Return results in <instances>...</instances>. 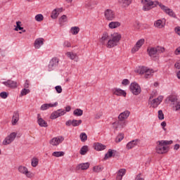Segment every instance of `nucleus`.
I'll use <instances>...</instances> for the list:
<instances>
[{"instance_id":"1","label":"nucleus","mask_w":180,"mask_h":180,"mask_svg":"<svg viewBox=\"0 0 180 180\" xmlns=\"http://www.w3.org/2000/svg\"><path fill=\"white\" fill-rule=\"evenodd\" d=\"M142 4H143L144 5L143 7V11H150L151 6L154 8L155 6H157V5H159L160 8L162 9L165 13H167V15H169V16H171L172 18H175L176 16L175 13H174V11H172V9L164 6V4L158 1L142 0Z\"/></svg>"},{"instance_id":"2","label":"nucleus","mask_w":180,"mask_h":180,"mask_svg":"<svg viewBox=\"0 0 180 180\" xmlns=\"http://www.w3.org/2000/svg\"><path fill=\"white\" fill-rule=\"evenodd\" d=\"M147 51L151 58H157L158 54H161V53H164L165 51V49L161 46L150 47L148 48Z\"/></svg>"},{"instance_id":"3","label":"nucleus","mask_w":180,"mask_h":180,"mask_svg":"<svg viewBox=\"0 0 180 180\" xmlns=\"http://www.w3.org/2000/svg\"><path fill=\"white\" fill-rule=\"evenodd\" d=\"M131 92L134 95H140L141 94V87L136 82H133L130 85Z\"/></svg>"},{"instance_id":"4","label":"nucleus","mask_w":180,"mask_h":180,"mask_svg":"<svg viewBox=\"0 0 180 180\" xmlns=\"http://www.w3.org/2000/svg\"><path fill=\"white\" fill-rule=\"evenodd\" d=\"M104 16L106 20L112 21L116 18V14L112 9H106L104 11Z\"/></svg>"},{"instance_id":"5","label":"nucleus","mask_w":180,"mask_h":180,"mask_svg":"<svg viewBox=\"0 0 180 180\" xmlns=\"http://www.w3.org/2000/svg\"><path fill=\"white\" fill-rule=\"evenodd\" d=\"M126 127V121H123L122 120H119L112 123V127L115 130H122L123 127Z\"/></svg>"},{"instance_id":"6","label":"nucleus","mask_w":180,"mask_h":180,"mask_svg":"<svg viewBox=\"0 0 180 180\" xmlns=\"http://www.w3.org/2000/svg\"><path fill=\"white\" fill-rule=\"evenodd\" d=\"M157 146H156V153L158 154H165V153H167L169 150L168 147L163 146V145L161 143L157 142Z\"/></svg>"},{"instance_id":"7","label":"nucleus","mask_w":180,"mask_h":180,"mask_svg":"<svg viewBox=\"0 0 180 180\" xmlns=\"http://www.w3.org/2000/svg\"><path fill=\"white\" fill-rule=\"evenodd\" d=\"M17 134L15 132H12L8 135L3 141L4 146H8V144H11L15 139H16Z\"/></svg>"},{"instance_id":"8","label":"nucleus","mask_w":180,"mask_h":180,"mask_svg":"<svg viewBox=\"0 0 180 180\" xmlns=\"http://www.w3.org/2000/svg\"><path fill=\"white\" fill-rule=\"evenodd\" d=\"M82 123V120H69L65 122V126L70 127L72 126V127H78Z\"/></svg>"},{"instance_id":"9","label":"nucleus","mask_w":180,"mask_h":180,"mask_svg":"<svg viewBox=\"0 0 180 180\" xmlns=\"http://www.w3.org/2000/svg\"><path fill=\"white\" fill-rule=\"evenodd\" d=\"M63 115H65V110L59 109L51 113L50 119H57V117H60V116H63Z\"/></svg>"},{"instance_id":"10","label":"nucleus","mask_w":180,"mask_h":180,"mask_svg":"<svg viewBox=\"0 0 180 180\" xmlns=\"http://www.w3.org/2000/svg\"><path fill=\"white\" fill-rule=\"evenodd\" d=\"M144 39H139L135 44L134 47L132 48L131 53L134 54V53L139 51V50H140V49L141 48V46L144 44Z\"/></svg>"},{"instance_id":"11","label":"nucleus","mask_w":180,"mask_h":180,"mask_svg":"<svg viewBox=\"0 0 180 180\" xmlns=\"http://www.w3.org/2000/svg\"><path fill=\"white\" fill-rule=\"evenodd\" d=\"M64 141V137L63 136H58V137H54L50 141V144L51 146H58V144H61Z\"/></svg>"},{"instance_id":"12","label":"nucleus","mask_w":180,"mask_h":180,"mask_svg":"<svg viewBox=\"0 0 180 180\" xmlns=\"http://www.w3.org/2000/svg\"><path fill=\"white\" fill-rule=\"evenodd\" d=\"M58 65V58H53L49 64L48 68L49 71H53L54 70V67H57Z\"/></svg>"},{"instance_id":"13","label":"nucleus","mask_w":180,"mask_h":180,"mask_svg":"<svg viewBox=\"0 0 180 180\" xmlns=\"http://www.w3.org/2000/svg\"><path fill=\"white\" fill-rule=\"evenodd\" d=\"M4 85L8 86V88H16L18 86V82L8 79L6 82H3Z\"/></svg>"},{"instance_id":"14","label":"nucleus","mask_w":180,"mask_h":180,"mask_svg":"<svg viewBox=\"0 0 180 180\" xmlns=\"http://www.w3.org/2000/svg\"><path fill=\"white\" fill-rule=\"evenodd\" d=\"M37 123L40 127H47L49 126L47 122L44 121V120L41 118L40 114L37 115Z\"/></svg>"},{"instance_id":"15","label":"nucleus","mask_w":180,"mask_h":180,"mask_svg":"<svg viewBox=\"0 0 180 180\" xmlns=\"http://www.w3.org/2000/svg\"><path fill=\"white\" fill-rule=\"evenodd\" d=\"M139 144H140L139 139L133 140L127 144V150H131V148L136 147V146H138Z\"/></svg>"},{"instance_id":"16","label":"nucleus","mask_w":180,"mask_h":180,"mask_svg":"<svg viewBox=\"0 0 180 180\" xmlns=\"http://www.w3.org/2000/svg\"><path fill=\"white\" fill-rule=\"evenodd\" d=\"M130 116V112L129 110L124 111L121 112L118 116V120H122L126 122V119Z\"/></svg>"},{"instance_id":"17","label":"nucleus","mask_w":180,"mask_h":180,"mask_svg":"<svg viewBox=\"0 0 180 180\" xmlns=\"http://www.w3.org/2000/svg\"><path fill=\"white\" fill-rule=\"evenodd\" d=\"M166 102H171L172 105H175L178 103V98L175 95H170L166 98Z\"/></svg>"},{"instance_id":"18","label":"nucleus","mask_w":180,"mask_h":180,"mask_svg":"<svg viewBox=\"0 0 180 180\" xmlns=\"http://www.w3.org/2000/svg\"><path fill=\"white\" fill-rule=\"evenodd\" d=\"M18 171L20 172V174H23L24 175H26L28 178H30V174L29 172V170H27V167L25 166H20L18 167Z\"/></svg>"},{"instance_id":"19","label":"nucleus","mask_w":180,"mask_h":180,"mask_svg":"<svg viewBox=\"0 0 180 180\" xmlns=\"http://www.w3.org/2000/svg\"><path fill=\"white\" fill-rule=\"evenodd\" d=\"M90 165L91 164H89V162L81 163L77 166L76 169H77V171H79V169L85 171L86 169H88V168H89Z\"/></svg>"},{"instance_id":"20","label":"nucleus","mask_w":180,"mask_h":180,"mask_svg":"<svg viewBox=\"0 0 180 180\" xmlns=\"http://www.w3.org/2000/svg\"><path fill=\"white\" fill-rule=\"evenodd\" d=\"M57 105H58V103L57 102H56L54 104L45 103L41 106L40 110H47V109H49V108H54V106H57Z\"/></svg>"},{"instance_id":"21","label":"nucleus","mask_w":180,"mask_h":180,"mask_svg":"<svg viewBox=\"0 0 180 180\" xmlns=\"http://www.w3.org/2000/svg\"><path fill=\"white\" fill-rule=\"evenodd\" d=\"M112 94L117 95V96H126V91L120 89H112Z\"/></svg>"},{"instance_id":"22","label":"nucleus","mask_w":180,"mask_h":180,"mask_svg":"<svg viewBox=\"0 0 180 180\" xmlns=\"http://www.w3.org/2000/svg\"><path fill=\"white\" fill-rule=\"evenodd\" d=\"M35 49H40L43 44H44V39L43 38H38L34 41Z\"/></svg>"},{"instance_id":"23","label":"nucleus","mask_w":180,"mask_h":180,"mask_svg":"<svg viewBox=\"0 0 180 180\" xmlns=\"http://www.w3.org/2000/svg\"><path fill=\"white\" fill-rule=\"evenodd\" d=\"M19 122V111H15L12 117V124L15 126Z\"/></svg>"},{"instance_id":"24","label":"nucleus","mask_w":180,"mask_h":180,"mask_svg":"<svg viewBox=\"0 0 180 180\" xmlns=\"http://www.w3.org/2000/svg\"><path fill=\"white\" fill-rule=\"evenodd\" d=\"M126 175V169H120L118 172L116 177L117 180H122L123 179V176Z\"/></svg>"},{"instance_id":"25","label":"nucleus","mask_w":180,"mask_h":180,"mask_svg":"<svg viewBox=\"0 0 180 180\" xmlns=\"http://www.w3.org/2000/svg\"><path fill=\"white\" fill-rule=\"evenodd\" d=\"M94 148L97 151H102V150H105L106 148V146L101 143H94Z\"/></svg>"},{"instance_id":"26","label":"nucleus","mask_w":180,"mask_h":180,"mask_svg":"<svg viewBox=\"0 0 180 180\" xmlns=\"http://www.w3.org/2000/svg\"><path fill=\"white\" fill-rule=\"evenodd\" d=\"M112 39L114 40L116 43L119 44V41H120V39H122V35L117 32L111 34Z\"/></svg>"},{"instance_id":"27","label":"nucleus","mask_w":180,"mask_h":180,"mask_svg":"<svg viewBox=\"0 0 180 180\" xmlns=\"http://www.w3.org/2000/svg\"><path fill=\"white\" fill-rule=\"evenodd\" d=\"M120 25L121 24H120V22L112 21V22L109 23L108 27H110V29H116L117 27H120Z\"/></svg>"},{"instance_id":"28","label":"nucleus","mask_w":180,"mask_h":180,"mask_svg":"<svg viewBox=\"0 0 180 180\" xmlns=\"http://www.w3.org/2000/svg\"><path fill=\"white\" fill-rule=\"evenodd\" d=\"M117 44H118V43L116 42V41H114L112 39H110L108 41L107 47H108V49H112V48L117 46Z\"/></svg>"},{"instance_id":"29","label":"nucleus","mask_w":180,"mask_h":180,"mask_svg":"<svg viewBox=\"0 0 180 180\" xmlns=\"http://www.w3.org/2000/svg\"><path fill=\"white\" fill-rule=\"evenodd\" d=\"M132 0H119L120 4H122L123 8H127L131 4Z\"/></svg>"},{"instance_id":"30","label":"nucleus","mask_w":180,"mask_h":180,"mask_svg":"<svg viewBox=\"0 0 180 180\" xmlns=\"http://www.w3.org/2000/svg\"><path fill=\"white\" fill-rule=\"evenodd\" d=\"M153 74H154V70H153V69H146V71L145 72V78H151Z\"/></svg>"},{"instance_id":"31","label":"nucleus","mask_w":180,"mask_h":180,"mask_svg":"<svg viewBox=\"0 0 180 180\" xmlns=\"http://www.w3.org/2000/svg\"><path fill=\"white\" fill-rule=\"evenodd\" d=\"M154 26L158 27V29H162L164 24H162V20H158L155 22Z\"/></svg>"},{"instance_id":"32","label":"nucleus","mask_w":180,"mask_h":180,"mask_svg":"<svg viewBox=\"0 0 180 180\" xmlns=\"http://www.w3.org/2000/svg\"><path fill=\"white\" fill-rule=\"evenodd\" d=\"M147 69L148 68L145 66H140L136 70V72H138V74L143 75V74H146V71H147Z\"/></svg>"},{"instance_id":"33","label":"nucleus","mask_w":180,"mask_h":180,"mask_svg":"<svg viewBox=\"0 0 180 180\" xmlns=\"http://www.w3.org/2000/svg\"><path fill=\"white\" fill-rule=\"evenodd\" d=\"M108 38L109 34H108V32H104L103 34L101 39H100V42L101 43V44H105V41L108 40Z\"/></svg>"},{"instance_id":"34","label":"nucleus","mask_w":180,"mask_h":180,"mask_svg":"<svg viewBox=\"0 0 180 180\" xmlns=\"http://www.w3.org/2000/svg\"><path fill=\"white\" fill-rule=\"evenodd\" d=\"M88 151H89L88 146H84L81 148L79 154H81V155H85V154H86Z\"/></svg>"},{"instance_id":"35","label":"nucleus","mask_w":180,"mask_h":180,"mask_svg":"<svg viewBox=\"0 0 180 180\" xmlns=\"http://www.w3.org/2000/svg\"><path fill=\"white\" fill-rule=\"evenodd\" d=\"M73 115L75 116H82V115H84V110H82L79 108L75 109L73 111Z\"/></svg>"},{"instance_id":"36","label":"nucleus","mask_w":180,"mask_h":180,"mask_svg":"<svg viewBox=\"0 0 180 180\" xmlns=\"http://www.w3.org/2000/svg\"><path fill=\"white\" fill-rule=\"evenodd\" d=\"M113 151L112 149H109L108 152L105 155L104 160H108V158H112L113 157Z\"/></svg>"},{"instance_id":"37","label":"nucleus","mask_w":180,"mask_h":180,"mask_svg":"<svg viewBox=\"0 0 180 180\" xmlns=\"http://www.w3.org/2000/svg\"><path fill=\"white\" fill-rule=\"evenodd\" d=\"M79 137H80L81 141H82L83 143H85V141L88 140V136L85 132L81 133Z\"/></svg>"},{"instance_id":"38","label":"nucleus","mask_w":180,"mask_h":180,"mask_svg":"<svg viewBox=\"0 0 180 180\" xmlns=\"http://www.w3.org/2000/svg\"><path fill=\"white\" fill-rule=\"evenodd\" d=\"M22 22L20 21H18L16 22V27L15 28V30L16 32H18V30H22V32L25 33V32H26V30H23V27H20V24Z\"/></svg>"},{"instance_id":"39","label":"nucleus","mask_w":180,"mask_h":180,"mask_svg":"<svg viewBox=\"0 0 180 180\" xmlns=\"http://www.w3.org/2000/svg\"><path fill=\"white\" fill-rule=\"evenodd\" d=\"M158 143H161L162 144L163 146L165 147V146H169L171 144H172V143H174L173 141H158Z\"/></svg>"},{"instance_id":"40","label":"nucleus","mask_w":180,"mask_h":180,"mask_svg":"<svg viewBox=\"0 0 180 180\" xmlns=\"http://www.w3.org/2000/svg\"><path fill=\"white\" fill-rule=\"evenodd\" d=\"M70 32L72 34H78V33H79V27H72L70 30Z\"/></svg>"},{"instance_id":"41","label":"nucleus","mask_w":180,"mask_h":180,"mask_svg":"<svg viewBox=\"0 0 180 180\" xmlns=\"http://www.w3.org/2000/svg\"><path fill=\"white\" fill-rule=\"evenodd\" d=\"M93 171L94 172H102V171H103V167L101 166H95L93 168Z\"/></svg>"},{"instance_id":"42","label":"nucleus","mask_w":180,"mask_h":180,"mask_svg":"<svg viewBox=\"0 0 180 180\" xmlns=\"http://www.w3.org/2000/svg\"><path fill=\"white\" fill-rule=\"evenodd\" d=\"M51 18H52V19H57V18H58V11H57L56 8H55L52 11V14L51 15Z\"/></svg>"},{"instance_id":"43","label":"nucleus","mask_w":180,"mask_h":180,"mask_svg":"<svg viewBox=\"0 0 180 180\" xmlns=\"http://www.w3.org/2000/svg\"><path fill=\"white\" fill-rule=\"evenodd\" d=\"M64 152H63V151H59V152H53V153H52V155L53 156V157H57V158H58V157H63V155H64Z\"/></svg>"},{"instance_id":"44","label":"nucleus","mask_w":180,"mask_h":180,"mask_svg":"<svg viewBox=\"0 0 180 180\" xmlns=\"http://www.w3.org/2000/svg\"><path fill=\"white\" fill-rule=\"evenodd\" d=\"M124 139V134H120L116 139H115V141L116 143H120V141H122V140H123Z\"/></svg>"},{"instance_id":"45","label":"nucleus","mask_w":180,"mask_h":180,"mask_svg":"<svg viewBox=\"0 0 180 180\" xmlns=\"http://www.w3.org/2000/svg\"><path fill=\"white\" fill-rule=\"evenodd\" d=\"M67 56L69 57L70 60H75L77 58V53H72L71 52L67 53Z\"/></svg>"},{"instance_id":"46","label":"nucleus","mask_w":180,"mask_h":180,"mask_svg":"<svg viewBox=\"0 0 180 180\" xmlns=\"http://www.w3.org/2000/svg\"><path fill=\"white\" fill-rule=\"evenodd\" d=\"M32 167H36L37 165H39V159L34 158L32 160Z\"/></svg>"},{"instance_id":"47","label":"nucleus","mask_w":180,"mask_h":180,"mask_svg":"<svg viewBox=\"0 0 180 180\" xmlns=\"http://www.w3.org/2000/svg\"><path fill=\"white\" fill-rule=\"evenodd\" d=\"M44 19V16H43L41 14H37L35 16V20L37 22H41Z\"/></svg>"},{"instance_id":"48","label":"nucleus","mask_w":180,"mask_h":180,"mask_svg":"<svg viewBox=\"0 0 180 180\" xmlns=\"http://www.w3.org/2000/svg\"><path fill=\"white\" fill-rule=\"evenodd\" d=\"M64 22H67V15H62L61 18H59V23L60 25H63Z\"/></svg>"},{"instance_id":"49","label":"nucleus","mask_w":180,"mask_h":180,"mask_svg":"<svg viewBox=\"0 0 180 180\" xmlns=\"http://www.w3.org/2000/svg\"><path fill=\"white\" fill-rule=\"evenodd\" d=\"M30 90L25 88L21 91L20 95L21 96H25V95H27V94H30Z\"/></svg>"},{"instance_id":"50","label":"nucleus","mask_w":180,"mask_h":180,"mask_svg":"<svg viewBox=\"0 0 180 180\" xmlns=\"http://www.w3.org/2000/svg\"><path fill=\"white\" fill-rule=\"evenodd\" d=\"M9 94L6 93V91H3L0 93V98H2V99H6L8 98Z\"/></svg>"},{"instance_id":"51","label":"nucleus","mask_w":180,"mask_h":180,"mask_svg":"<svg viewBox=\"0 0 180 180\" xmlns=\"http://www.w3.org/2000/svg\"><path fill=\"white\" fill-rule=\"evenodd\" d=\"M158 119L159 120H164V112H162V110L158 111Z\"/></svg>"},{"instance_id":"52","label":"nucleus","mask_w":180,"mask_h":180,"mask_svg":"<svg viewBox=\"0 0 180 180\" xmlns=\"http://www.w3.org/2000/svg\"><path fill=\"white\" fill-rule=\"evenodd\" d=\"M151 105H152L153 108H157L158 106V105H160V102L156 101V99L155 98L152 101Z\"/></svg>"},{"instance_id":"53","label":"nucleus","mask_w":180,"mask_h":180,"mask_svg":"<svg viewBox=\"0 0 180 180\" xmlns=\"http://www.w3.org/2000/svg\"><path fill=\"white\" fill-rule=\"evenodd\" d=\"M55 89L58 94H61V92H63V88H61V86H56Z\"/></svg>"},{"instance_id":"54","label":"nucleus","mask_w":180,"mask_h":180,"mask_svg":"<svg viewBox=\"0 0 180 180\" xmlns=\"http://www.w3.org/2000/svg\"><path fill=\"white\" fill-rule=\"evenodd\" d=\"M173 109H174L176 111L180 110V102L177 101L176 105L173 107Z\"/></svg>"},{"instance_id":"55","label":"nucleus","mask_w":180,"mask_h":180,"mask_svg":"<svg viewBox=\"0 0 180 180\" xmlns=\"http://www.w3.org/2000/svg\"><path fill=\"white\" fill-rule=\"evenodd\" d=\"M122 84L124 86L129 85L130 84V81H129V79H124L122 80Z\"/></svg>"},{"instance_id":"56","label":"nucleus","mask_w":180,"mask_h":180,"mask_svg":"<svg viewBox=\"0 0 180 180\" xmlns=\"http://www.w3.org/2000/svg\"><path fill=\"white\" fill-rule=\"evenodd\" d=\"M156 101L159 102V103H161L162 102V99H164V96H160L157 98H155Z\"/></svg>"},{"instance_id":"57","label":"nucleus","mask_w":180,"mask_h":180,"mask_svg":"<svg viewBox=\"0 0 180 180\" xmlns=\"http://www.w3.org/2000/svg\"><path fill=\"white\" fill-rule=\"evenodd\" d=\"M64 47H71V43L68 41H65L63 44Z\"/></svg>"},{"instance_id":"58","label":"nucleus","mask_w":180,"mask_h":180,"mask_svg":"<svg viewBox=\"0 0 180 180\" xmlns=\"http://www.w3.org/2000/svg\"><path fill=\"white\" fill-rule=\"evenodd\" d=\"M175 32L180 36V27H176L175 29Z\"/></svg>"},{"instance_id":"59","label":"nucleus","mask_w":180,"mask_h":180,"mask_svg":"<svg viewBox=\"0 0 180 180\" xmlns=\"http://www.w3.org/2000/svg\"><path fill=\"white\" fill-rule=\"evenodd\" d=\"M135 180H144V179L141 178V174H139L135 178Z\"/></svg>"},{"instance_id":"60","label":"nucleus","mask_w":180,"mask_h":180,"mask_svg":"<svg viewBox=\"0 0 180 180\" xmlns=\"http://www.w3.org/2000/svg\"><path fill=\"white\" fill-rule=\"evenodd\" d=\"M174 54H176V56H178V55L180 54V46L178 47V48L175 50Z\"/></svg>"},{"instance_id":"61","label":"nucleus","mask_w":180,"mask_h":180,"mask_svg":"<svg viewBox=\"0 0 180 180\" xmlns=\"http://www.w3.org/2000/svg\"><path fill=\"white\" fill-rule=\"evenodd\" d=\"M102 117V113H98L95 116V119H101Z\"/></svg>"},{"instance_id":"62","label":"nucleus","mask_w":180,"mask_h":180,"mask_svg":"<svg viewBox=\"0 0 180 180\" xmlns=\"http://www.w3.org/2000/svg\"><path fill=\"white\" fill-rule=\"evenodd\" d=\"M174 67L177 68V70H180V63H175Z\"/></svg>"},{"instance_id":"63","label":"nucleus","mask_w":180,"mask_h":180,"mask_svg":"<svg viewBox=\"0 0 180 180\" xmlns=\"http://www.w3.org/2000/svg\"><path fill=\"white\" fill-rule=\"evenodd\" d=\"M29 82H28V80H26L25 81V84H24V88H29Z\"/></svg>"},{"instance_id":"64","label":"nucleus","mask_w":180,"mask_h":180,"mask_svg":"<svg viewBox=\"0 0 180 180\" xmlns=\"http://www.w3.org/2000/svg\"><path fill=\"white\" fill-rule=\"evenodd\" d=\"M179 144L176 143V145H174V150H179Z\"/></svg>"}]
</instances>
